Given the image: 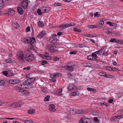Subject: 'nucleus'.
<instances>
[{
	"mask_svg": "<svg viewBox=\"0 0 123 123\" xmlns=\"http://www.w3.org/2000/svg\"><path fill=\"white\" fill-rule=\"evenodd\" d=\"M25 60L28 62H31L33 61L34 59V55L30 53L26 52L25 56H24Z\"/></svg>",
	"mask_w": 123,
	"mask_h": 123,
	"instance_id": "obj_1",
	"label": "nucleus"
},
{
	"mask_svg": "<svg viewBox=\"0 0 123 123\" xmlns=\"http://www.w3.org/2000/svg\"><path fill=\"white\" fill-rule=\"evenodd\" d=\"M25 43H30L31 45L33 46L36 43L35 39L34 37H28L27 38H26Z\"/></svg>",
	"mask_w": 123,
	"mask_h": 123,
	"instance_id": "obj_2",
	"label": "nucleus"
},
{
	"mask_svg": "<svg viewBox=\"0 0 123 123\" xmlns=\"http://www.w3.org/2000/svg\"><path fill=\"white\" fill-rule=\"evenodd\" d=\"M17 56L18 60L21 62H24V60L23 57L25 56H24L23 52L22 51H19L18 52L17 54Z\"/></svg>",
	"mask_w": 123,
	"mask_h": 123,
	"instance_id": "obj_3",
	"label": "nucleus"
},
{
	"mask_svg": "<svg viewBox=\"0 0 123 123\" xmlns=\"http://www.w3.org/2000/svg\"><path fill=\"white\" fill-rule=\"evenodd\" d=\"M57 36V35L55 34L52 35L49 37V42L53 44L55 43L57 41V38L55 37Z\"/></svg>",
	"mask_w": 123,
	"mask_h": 123,
	"instance_id": "obj_4",
	"label": "nucleus"
},
{
	"mask_svg": "<svg viewBox=\"0 0 123 123\" xmlns=\"http://www.w3.org/2000/svg\"><path fill=\"white\" fill-rule=\"evenodd\" d=\"M35 80V78H30L25 80L23 83V84L25 85H29L32 83Z\"/></svg>",
	"mask_w": 123,
	"mask_h": 123,
	"instance_id": "obj_5",
	"label": "nucleus"
},
{
	"mask_svg": "<svg viewBox=\"0 0 123 123\" xmlns=\"http://www.w3.org/2000/svg\"><path fill=\"white\" fill-rule=\"evenodd\" d=\"M48 50L50 52H56V47L54 45H49L48 47Z\"/></svg>",
	"mask_w": 123,
	"mask_h": 123,
	"instance_id": "obj_6",
	"label": "nucleus"
},
{
	"mask_svg": "<svg viewBox=\"0 0 123 123\" xmlns=\"http://www.w3.org/2000/svg\"><path fill=\"white\" fill-rule=\"evenodd\" d=\"M28 2L27 0H24L20 3V6L24 9H26L27 7Z\"/></svg>",
	"mask_w": 123,
	"mask_h": 123,
	"instance_id": "obj_7",
	"label": "nucleus"
},
{
	"mask_svg": "<svg viewBox=\"0 0 123 123\" xmlns=\"http://www.w3.org/2000/svg\"><path fill=\"white\" fill-rule=\"evenodd\" d=\"M76 88V87L73 84H69L67 88L68 91H70L74 90Z\"/></svg>",
	"mask_w": 123,
	"mask_h": 123,
	"instance_id": "obj_8",
	"label": "nucleus"
},
{
	"mask_svg": "<svg viewBox=\"0 0 123 123\" xmlns=\"http://www.w3.org/2000/svg\"><path fill=\"white\" fill-rule=\"evenodd\" d=\"M55 106L53 104H50L49 108V110L51 112H55L56 110L55 108Z\"/></svg>",
	"mask_w": 123,
	"mask_h": 123,
	"instance_id": "obj_9",
	"label": "nucleus"
},
{
	"mask_svg": "<svg viewBox=\"0 0 123 123\" xmlns=\"http://www.w3.org/2000/svg\"><path fill=\"white\" fill-rule=\"evenodd\" d=\"M65 68L70 71H72L74 70V68L72 65L65 66Z\"/></svg>",
	"mask_w": 123,
	"mask_h": 123,
	"instance_id": "obj_10",
	"label": "nucleus"
},
{
	"mask_svg": "<svg viewBox=\"0 0 123 123\" xmlns=\"http://www.w3.org/2000/svg\"><path fill=\"white\" fill-rule=\"evenodd\" d=\"M17 9L18 12L20 14H22L24 13V11L22 8L18 6L17 8Z\"/></svg>",
	"mask_w": 123,
	"mask_h": 123,
	"instance_id": "obj_11",
	"label": "nucleus"
},
{
	"mask_svg": "<svg viewBox=\"0 0 123 123\" xmlns=\"http://www.w3.org/2000/svg\"><path fill=\"white\" fill-rule=\"evenodd\" d=\"M84 117L81 118L79 122V123H85L89 118H85Z\"/></svg>",
	"mask_w": 123,
	"mask_h": 123,
	"instance_id": "obj_12",
	"label": "nucleus"
},
{
	"mask_svg": "<svg viewBox=\"0 0 123 123\" xmlns=\"http://www.w3.org/2000/svg\"><path fill=\"white\" fill-rule=\"evenodd\" d=\"M44 31H41L38 35L37 37L41 38L43 37V36L44 35Z\"/></svg>",
	"mask_w": 123,
	"mask_h": 123,
	"instance_id": "obj_13",
	"label": "nucleus"
},
{
	"mask_svg": "<svg viewBox=\"0 0 123 123\" xmlns=\"http://www.w3.org/2000/svg\"><path fill=\"white\" fill-rule=\"evenodd\" d=\"M98 74L100 76H105L107 78H111V77H107L108 76H111L110 75H107L102 72H100L98 73Z\"/></svg>",
	"mask_w": 123,
	"mask_h": 123,
	"instance_id": "obj_14",
	"label": "nucleus"
},
{
	"mask_svg": "<svg viewBox=\"0 0 123 123\" xmlns=\"http://www.w3.org/2000/svg\"><path fill=\"white\" fill-rule=\"evenodd\" d=\"M111 120L113 121L114 122L118 121L119 120L118 117V116H114L113 118H111Z\"/></svg>",
	"mask_w": 123,
	"mask_h": 123,
	"instance_id": "obj_15",
	"label": "nucleus"
},
{
	"mask_svg": "<svg viewBox=\"0 0 123 123\" xmlns=\"http://www.w3.org/2000/svg\"><path fill=\"white\" fill-rule=\"evenodd\" d=\"M106 23L107 24L109 25L110 26H112L115 27H116L117 26V25L116 24L111 23L110 22H107Z\"/></svg>",
	"mask_w": 123,
	"mask_h": 123,
	"instance_id": "obj_16",
	"label": "nucleus"
},
{
	"mask_svg": "<svg viewBox=\"0 0 123 123\" xmlns=\"http://www.w3.org/2000/svg\"><path fill=\"white\" fill-rule=\"evenodd\" d=\"M28 113L29 114H33L35 113V110L33 109H31L29 110Z\"/></svg>",
	"mask_w": 123,
	"mask_h": 123,
	"instance_id": "obj_17",
	"label": "nucleus"
},
{
	"mask_svg": "<svg viewBox=\"0 0 123 123\" xmlns=\"http://www.w3.org/2000/svg\"><path fill=\"white\" fill-rule=\"evenodd\" d=\"M4 6V2L3 0H0V9L3 8Z\"/></svg>",
	"mask_w": 123,
	"mask_h": 123,
	"instance_id": "obj_18",
	"label": "nucleus"
},
{
	"mask_svg": "<svg viewBox=\"0 0 123 123\" xmlns=\"http://www.w3.org/2000/svg\"><path fill=\"white\" fill-rule=\"evenodd\" d=\"M44 10V11H43V13L48 12L49 11H50V8L49 7H46Z\"/></svg>",
	"mask_w": 123,
	"mask_h": 123,
	"instance_id": "obj_19",
	"label": "nucleus"
},
{
	"mask_svg": "<svg viewBox=\"0 0 123 123\" xmlns=\"http://www.w3.org/2000/svg\"><path fill=\"white\" fill-rule=\"evenodd\" d=\"M16 90L21 93L22 89L20 87H15Z\"/></svg>",
	"mask_w": 123,
	"mask_h": 123,
	"instance_id": "obj_20",
	"label": "nucleus"
},
{
	"mask_svg": "<svg viewBox=\"0 0 123 123\" xmlns=\"http://www.w3.org/2000/svg\"><path fill=\"white\" fill-rule=\"evenodd\" d=\"M6 62L8 63H13V60L11 59H8L6 60Z\"/></svg>",
	"mask_w": 123,
	"mask_h": 123,
	"instance_id": "obj_21",
	"label": "nucleus"
},
{
	"mask_svg": "<svg viewBox=\"0 0 123 123\" xmlns=\"http://www.w3.org/2000/svg\"><path fill=\"white\" fill-rule=\"evenodd\" d=\"M38 25L40 27H43L44 25V24L43 21H39L38 22Z\"/></svg>",
	"mask_w": 123,
	"mask_h": 123,
	"instance_id": "obj_22",
	"label": "nucleus"
},
{
	"mask_svg": "<svg viewBox=\"0 0 123 123\" xmlns=\"http://www.w3.org/2000/svg\"><path fill=\"white\" fill-rule=\"evenodd\" d=\"M8 82L10 84H16L15 81V80H10Z\"/></svg>",
	"mask_w": 123,
	"mask_h": 123,
	"instance_id": "obj_23",
	"label": "nucleus"
},
{
	"mask_svg": "<svg viewBox=\"0 0 123 123\" xmlns=\"http://www.w3.org/2000/svg\"><path fill=\"white\" fill-rule=\"evenodd\" d=\"M87 89L89 91H92V92H95L96 91L95 89L90 87H88Z\"/></svg>",
	"mask_w": 123,
	"mask_h": 123,
	"instance_id": "obj_24",
	"label": "nucleus"
},
{
	"mask_svg": "<svg viewBox=\"0 0 123 123\" xmlns=\"http://www.w3.org/2000/svg\"><path fill=\"white\" fill-rule=\"evenodd\" d=\"M57 92H58V95L60 96L62 95V94L61 93L62 92V88L57 90Z\"/></svg>",
	"mask_w": 123,
	"mask_h": 123,
	"instance_id": "obj_25",
	"label": "nucleus"
},
{
	"mask_svg": "<svg viewBox=\"0 0 123 123\" xmlns=\"http://www.w3.org/2000/svg\"><path fill=\"white\" fill-rule=\"evenodd\" d=\"M40 62H41L42 65H44L46 64H48V63L47 62V61L45 60L41 61Z\"/></svg>",
	"mask_w": 123,
	"mask_h": 123,
	"instance_id": "obj_26",
	"label": "nucleus"
},
{
	"mask_svg": "<svg viewBox=\"0 0 123 123\" xmlns=\"http://www.w3.org/2000/svg\"><path fill=\"white\" fill-rule=\"evenodd\" d=\"M84 47V50L86 52L88 51L89 48L88 47L85 45V46Z\"/></svg>",
	"mask_w": 123,
	"mask_h": 123,
	"instance_id": "obj_27",
	"label": "nucleus"
},
{
	"mask_svg": "<svg viewBox=\"0 0 123 123\" xmlns=\"http://www.w3.org/2000/svg\"><path fill=\"white\" fill-rule=\"evenodd\" d=\"M78 94V92H74L72 93H70V95L71 96H73L77 95Z\"/></svg>",
	"mask_w": 123,
	"mask_h": 123,
	"instance_id": "obj_28",
	"label": "nucleus"
},
{
	"mask_svg": "<svg viewBox=\"0 0 123 123\" xmlns=\"http://www.w3.org/2000/svg\"><path fill=\"white\" fill-rule=\"evenodd\" d=\"M28 93V92L27 91L24 90L23 89L21 93L23 94H25Z\"/></svg>",
	"mask_w": 123,
	"mask_h": 123,
	"instance_id": "obj_29",
	"label": "nucleus"
},
{
	"mask_svg": "<svg viewBox=\"0 0 123 123\" xmlns=\"http://www.w3.org/2000/svg\"><path fill=\"white\" fill-rule=\"evenodd\" d=\"M37 12L38 14L39 15H42V10L39 9H38L37 10Z\"/></svg>",
	"mask_w": 123,
	"mask_h": 123,
	"instance_id": "obj_30",
	"label": "nucleus"
},
{
	"mask_svg": "<svg viewBox=\"0 0 123 123\" xmlns=\"http://www.w3.org/2000/svg\"><path fill=\"white\" fill-rule=\"evenodd\" d=\"M74 31L77 32H81V30L80 29H78L75 27L74 28Z\"/></svg>",
	"mask_w": 123,
	"mask_h": 123,
	"instance_id": "obj_31",
	"label": "nucleus"
},
{
	"mask_svg": "<svg viewBox=\"0 0 123 123\" xmlns=\"http://www.w3.org/2000/svg\"><path fill=\"white\" fill-rule=\"evenodd\" d=\"M50 98V96L49 95H48L45 98L44 100L45 101H48L49 100V98Z\"/></svg>",
	"mask_w": 123,
	"mask_h": 123,
	"instance_id": "obj_32",
	"label": "nucleus"
},
{
	"mask_svg": "<svg viewBox=\"0 0 123 123\" xmlns=\"http://www.w3.org/2000/svg\"><path fill=\"white\" fill-rule=\"evenodd\" d=\"M46 56L45 55L43 54H39V56L41 57L42 58H43L44 59H45Z\"/></svg>",
	"mask_w": 123,
	"mask_h": 123,
	"instance_id": "obj_33",
	"label": "nucleus"
},
{
	"mask_svg": "<svg viewBox=\"0 0 123 123\" xmlns=\"http://www.w3.org/2000/svg\"><path fill=\"white\" fill-rule=\"evenodd\" d=\"M13 25H14V27L16 28H18L19 27V25L16 22L13 24Z\"/></svg>",
	"mask_w": 123,
	"mask_h": 123,
	"instance_id": "obj_34",
	"label": "nucleus"
},
{
	"mask_svg": "<svg viewBox=\"0 0 123 123\" xmlns=\"http://www.w3.org/2000/svg\"><path fill=\"white\" fill-rule=\"evenodd\" d=\"M53 59L54 62H56L59 60V57L56 56L54 57Z\"/></svg>",
	"mask_w": 123,
	"mask_h": 123,
	"instance_id": "obj_35",
	"label": "nucleus"
},
{
	"mask_svg": "<svg viewBox=\"0 0 123 123\" xmlns=\"http://www.w3.org/2000/svg\"><path fill=\"white\" fill-rule=\"evenodd\" d=\"M54 74L56 78L57 77H61L62 76L61 74L55 73Z\"/></svg>",
	"mask_w": 123,
	"mask_h": 123,
	"instance_id": "obj_36",
	"label": "nucleus"
},
{
	"mask_svg": "<svg viewBox=\"0 0 123 123\" xmlns=\"http://www.w3.org/2000/svg\"><path fill=\"white\" fill-rule=\"evenodd\" d=\"M62 4L61 3H55L54 4V6H62Z\"/></svg>",
	"mask_w": 123,
	"mask_h": 123,
	"instance_id": "obj_37",
	"label": "nucleus"
},
{
	"mask_svg": "<svg viewBox=\"0 0 123 123\" xmlns=\"http://www.w3.org/2000/svg\"><path fill=\"white\" fill-rule=\"evenodd\" d=\"M45 59H46L48 60H50L52 58L51 57L49 56H46Z\"/></svg>",
	"mask_w": 123,
	"mask_h": 123,
	"instance_id": "obj_38",
	"label": "nucleus"
},
{
	"mask_svg": "<svg viewBox=\"0 0 123 123\" xmlns=\"http://www.w3.org/2000/svg\"><path fill=\"white\" fill-rule=\"evenodd\" d=\"M5 83L4 81L3 80H0V86L3 85L5 84Z\"/></svg>",
	"mask_w": 123,
	"mask_h": 123,
	"instance_id": "obj_39",
	"label": "nucleus"
},
{
	"mask_svg": "<svg viewBox=\"0 0 123 123\" xmlns=\"http://www.w3.org/2000/svg\"><path fill=\"white\" fill-rule=\"evenodd\" d=\"M106 68L107 70H110L111 71V70L112 69V68L110 66L107 67H106Z\"/></svg>",
	"mask_w": 123,
	"mask_h": 123,
	"instance_id": "obj_40",
	"label": "nucleus"
},
{
	"mask_svg": "<svg viewBox=\"0 0 123 123\" xmlns=\"http://www.w3.org/2000/svg\"><path fill=\"white\" fill-rule=\"evenodd\" d=\"M102 52V51L100 50H99L95 52V53L98 55L99 54L100 55H101Z\"/></svg>",
	"mask_w": 123,
	"mask_h": 123,
	"instance_id": "obj_41",
	"label": "nucleus"
},
{
	"mask_svg": "<svg viewBox=\"0 0 123 123\" xmlns=\"http://www.w3.org/2000/svg\"><path fill=\"white\" fill-rule=\"evenodd\" d=\"M77 51H71L69 53L70 54H75L77 52Z\"/></svg>",
	"mask_w": 123,
	"mask_h": 123,
	"instance_id": "obj_42",
	"label": "nucleus"
},
{
	"mask_svg": "<svg viewBox=\"0 0 123 123\" xmlns=\"http://www.w3.org/2000/svg\"><path fill=\"white\" fill-rule=\"evenodd\" d=\"M95 54L96 53H95L94 52V53H92V55L93 57H94L96 58H97L98 57V56H97V55Z\"/></svg>",
	"mask_w": 123,
	"mask_h": 123,
	"instance_id": "obj_43",
	"label": "nucleus"
},
{
	"mask_svg": "<svg viewBox=\"0 0 123 123\" xmlns=\"http://www.w3.org/2000/svg\"><path fill=\"white\" fill-rule=\"evenodd\" d=\"M85 45L84 44L81 43L79 44V46L80 48H81L85 47Z\"/></svg>",
	"mask_w": 123,
	"mask_h": 123,
	"instance_id": "obj_44",
	"label": "nucleus"
},
{
	"mask_svg": "<svg viewBox=\"0 0 123 123\" xmlns=\"http://www.w3.org/2000/svg\"><path fill=\"white\" fill-rule=\"evenodd\" d=\"M94 120L96 122H97L98 123L99 122V120L98 119V118L96 117H94Z\"/></svg>",
	"mask_w": 123,
	"mask_h": 123,
	"instance_id": "obj_45",
	"label": "nucleus"
},
{
	"mask_svg": "<svg viewBox=\"0 0 123 123\" xmlns=\"http://www.w3.org/2000/svg\"><path fill=\"white\" fill-rule=\"evenodd\" d=\"M85 65L87 67H90L92 66V64L90 63H86Z\"/></svg>",
	"mask_w": 123,
	"mask_h": 123,
	"instance_id": "obj_46",
	"label": "nucleus"
},
{
	"mask_svg": "<svg viewBox=\"0 0 123 123\" xmlns=\"http://www.w3.org/2000/svg\"><path fill=\"white\" fill-rule=\"evenodd\" d=\"M65 24H62V25H59L58 26V27L60 28H65Z\"/></svg>",
	"mask_w": 123,
	"mask_h": 123,
	"instance_id": "obj_47",
	"label": "nucleus"
},
{
	"mask_svg": "<svg viewBox=\"0 0 123 123\" xmlns=\"http://www.w3.org/2000/svg\"><path fill=\"white\" fill-rule=\"evenodd\" d=\"M75 110V111L76 113L77 114H80L82 112V111H81L76 110Z\"/></svg>",
	"mask_w": 123,
	"mask_h": 123,
	"instance_id": "obj_48",
	"label": "nucleus"
},
{
	"mask_svg": "<svg viewBox=\"0 0 123 123\" xmlns=\"http://www.w3.org/2000/svg\"><path fill=\"white\" fill-rule=\"evenodd\" d=\"M116 39L115 38H111L110 41V42H115Z\"/></svg>",
	"mask_w": 123,
	"mask_h": 123,
	"instance_id": "obj_49",
	"label": "nucleus"
},
{
	"mask_svg": "<svg viewBox=\"0 0 123 123\" xmlns=\"http://www.w3.org/2000/svg\"><path fill=\"white\" fill-rule=\"evenodd\" d=\"M100 14H98V12H96L94 14V17H99L100 16Z\"/></svg>",
	"mask_w": 123,
	"mask_h": 123,
	"instance_id": "obj_50",
	"label": "nucleus"
},
{
	"mask_svg": "<svg viewBox=\"0 0 123 123\" xmlns=\"http://www.w3.org/2000/svg\"><path fill=\"white\" fill-rule=\"evenodd\" d=\"M30 30V27L29 26L27 27L26 29V31L27 32H28Z\"/></svg>",
	"mask_w": 123,
	"mask_h": 123,
	"instance_id": "obj_51",
	"label": "nucleus"
},
{
	"mask_svg": "<svg viewBox=\"0 0 123 123\" xmlns=\"http://www.w3.org/2000/svg\"><path fill=\"white\" fill-rule=\"evenodd\" d=\"M67 75L69 78L71 77L72 76L73 74H71L70 72H68L67 73Z\"/></svg>",
	"mask_w": 123,
	"mask_h": 123,
	"instance_id": "obj_52",
	"label": "nucleus"
},
{
	"mask_svg": "<svg viewBox=\"0 0 123 123\" xmlns=\"http://www.w3.org/2000/svg\"><path fill=\"white\" fill-rule=\"evenodd\" d=\"M50 80L54 82H55L56 81L55 78H52L50 79Z\"/></svg>",
	"mask_w": 123,
	"mask_h": 123,
	"instance_id": "obj_53",
	"label": "nucleus"
},
{
	"mask_svg": "<svg viewBox=\"0 0 123 123\" xmlns=\"http://www.w3.org/2000/svg\"><path fill=\"white\" fill-rule=\"evenodd\" d=\"M65 28H67V27L71 26L70 25V23L69 24H68V23L66 24H65Z\"/></svg>",
	"mask_w": 123,
	"mask_h": 123,
	"instance_id": "obj_54",
	"label": "nucleus"
},
{
	"mask_svg": "<svg viewBox=\"0 0 123 123\" xmlns=\"http://www.w3.org/2000/svg\"><path fill=\"white\" fill-rule=\"evenodd\" d=\"M17 104H16V103H15L11 105V106L14 108H16L17 107Z\"/></svg>",
	"mask_w": 123,
	"mask_h": 123,
	"instance_id": "obj_55",
	"label": "nucleus"
},
{
	"mask_svg": "<svg viewBox=\"0 0 123 123\" xmlns=\"http://www.w3.org/2000/svg\"><path fill=\"white\" fill-rule=\"evenodd\" d=\"M15 81L16 84H17L20 82L21 80H15Z\"/></svg>",
	"mask_w": 123,
	"mask_h": 123,
	"instance_id": "obj_56",
	"label": "nucleus"
},
{
	"mask_svg": "<svg viewBox=\"0 0 123 123\" xmlns=\"http://www.w3.org/2000/svg\"><path fill=\"white\" fill-rule=\"evenodd\" d=\"M3 75L6 76L7 75L8 72L7 71H4L3 72Z\"/></svg>",
	"mask_w": 123,
	"mask_h": 123,
	"instance_id": "obj_57",
	"label": "nucleus"
},
{
	"mask_svg": "<svg viewBox=\"0 0 123 123\" xmlns=\"http://www.w3.org/2000/svg\"><path fill=\"white\" fill-rule=\"evenodd\" d=\"M31 69V67H28L27 68L24 67L23 68V69L24 70H29Z\"/></svg>",
	"mask_w": 123,
	"mask_h": 123,
	"instance_id": "obj_58",
	"label": "nucleus"
},
{
	"mask_svg": "<svg viewBox=\"0 0 123 123\" xmlns=\"http://www.w3.org/2000/svg\"><path fill=\"white\" fill-rule=\"evenodd\" d=\"M50 77L52 78H56L54 73L50 75Z\"/></svg>",
	"mask_w": 123,
	"mask_h": 123,
	"instance_id": "obj_59",
	"label": "nucleus"
},
{
	"mask_svg": "<svg viewBox=\"0 0 123 123\" xmlns=\"http://www.w3.org/2000/svg\"><path fill=\"white\" fill-rule=\"evenodd\" d=\"M46 7H45L44 6H42L41 7V9L42 10V11L43 12L44 11V9L46 8Z\"/></svg>",
	"mask_w": 123,
	"mask_h": 123,
	"instance_id": "obj_60",
	"label": "nucleus"
},
{
	"mask_svg": "<svg viewBox=\"0 0 123 123\" xmlns=\"http://www.w3.org/2000/svg\"><path fill=\"white\" fill-rule=\"evenodd\" d=\"M92 55H90L88 56L87 57V59L89 60H91V59H92Z\"/></svg>",
	"mask_w": 123,
	"mask_h": 123,
	"instance_id": "obj_61",
	"label": "nucleus"
},
{
	"mask_svg": "<svg viewBox=\"0 0 123 123\" xmlns=\"http://www.w3.org/2000/svg\"><path fill=\"white\" fill-rule=\"evenodd\" d=\"M24 122L25 123H31L32 121H31L26 120H25Z\"/></svg>",
	"mask_w": 123,
	"mask_h": 123,
	"instance_id": "obj_62",
	"label": "nucleus"
},
{
	"mask_svg": "<svg viewBox=\"0 0 123 123\" xmlns=\"http://www.w3.org/2000/svg\"><path fill=\"white\" fill-rule=\"evenodd\" d=\"M70 26H75V25L76 24L75 23H70Z\"/></svg>",
	"mask_w": 123,
	"mask_h": 123,
	"instance_id": "obj_63",
	"label": "nucleus"
},
{
	"mask_svg": "<svg viewBox=\"0 0 123 123\" xmlns=\"http://www.w3.org/2000/svg\"><path fill=\"white\" fill-rule=\"evenodd\" d=\"M113 101V100L112 99H110L109 100V102L110 103H111Z\"/></svg>",
	"mask_w": 123,
	"mask_h": 123,
	"instance_id": "obj_64",
	"label": "nucleus"
}]
</instances>
